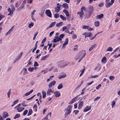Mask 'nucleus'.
I'll return each instance as SVG.
<instances>
[{"instance_id": "nucleus-4", "label": "nucleus", "mask_w": 120, "mask_h": 120, "mask_svg": "<svg viewBox=\"0 0 120 120\" xmlns=\"http://www.w3.org/2000/svg\"><path fill=\"white\" fill-rule=\"evenodd\" d=\"M63 63L62 61L59 62L57 63V64L58 67L60 68H62L65 67L68 64H67L65 65H63Z\"/></svg>"}, {"instance_id": "nucleus-13", "label": "nucleus", "mask_w": 120, "mask_h": 120, "mask_svg": "<svg viewBox=\"0 0 120 120\" xmlns=\"http://www.w3.org/2000/svg\"><path fill=\"white\" fill-rule=\"evenodd\" d=\"M101 66L100 65L98 64L95 67V68L94 69V70H96L97 71H99L101 69Z\"/></svg>"}, {"instance_id": "nucleus-2", "label": "nucleus", "mask_w": 120, "mask_h": 120, "mask_svg": "<svg viewBox=\"0 0 120 120\" xmlns=\"http://www.w3.org/2000/svg\"><path fill=\"white\" fill-rule=\"evenodd\" d=\"M83 10L86 11V8H81L80 11L78 12L77 13V14L79 15V17L81 18H83L82 16L84 14Z\"/></svg>"}, {"instance_id": "nucleus-51", "label": "nucleus", "mask_w": 120, "mask_h": 120, "mask_svg": "<svg viewBox=\"0 0 120 120\" xmlns=\"http://www.w3.org/2000/svg\"><path fill=\"white\" fill-rule=\"evenodd\" d=\"M39 64H38L37 62L35 61L34 62V67H36L38 66Z\"/></svg>"}, {"instance_id": "nucleus-56", "label": "nucleus", "mask_w": 120, "mask_h": 120, "mask_svg": "<svg viewBox=\"0 0 120 120\" xmlns=\"http://www.w3.org/2000/svg\"><path fill=\"white\" fill-rule=\"evenodd\" d=\"M17 110L18 111V112H21L22 111H20L21 110V108L20 107L18 108L17 109Z\"/></svg>"}, {"instance_id": "nucleus-36", "label": "nucleus", "mask_w": 120, "mask_h": 120, "mask_svg": "<svg viewBox=\"0 0 120 120\" xmlns=\"http://www.w3.org/2000/svg\"><path fill=\"white\" fill-rule=\"evenodd\" d=\"M48 56L46 55L41 57V61L44 60H45V58Z\"/></svg>"}, {"instance_id": "nucleus-7", "label": "nucleus", "mask_w": 120, "mask_h": 120, "mask_svg": "<svg viewBox=\"0 0 120 120\" xmlns=\"http://www.w3.org/2000/svg\"><path fill=\"white\" fill-rule=\"evenodd\" d=\"M61 38L58 36H56L55 37V38L53 40V42L54 43H55L57 42L61 41Z\"/></svg>"}, {"instance_id": "nucleus-37", "label": "nucleus", "mask_w": 120, "mask_h": 120, "mask_svg": "<svg viewBox=\"0 0 120 120\" xmlns=\"http://www.w3.org/2000/svg\"><path fill=\"white\" fill-rule=\"evenodd\" d=\"M28 70L30 72H32L34 70V68L33 67H30L28 68Z\"/></svg>"}, {"instance_id": "nucleus-61", "label": "nucleus", "mask_w": 120, "mask_h": 120, "mask_svg": "<svg viewBox=\"0 0 120 120\" xmlns=\"http://www.w3.org/2000/svg\"><path fill=\"white\" fill-rule=\"evenodd\" d=\"M87 29L89 31L92 30H93V28L89 27L88 26L87 28Z\"/></svg>"}, {"instance_id": "nucleus-21", "label": "nucleus", "mask_w": 120, "mask_h": 120, "mask_svg": "<svg viewBox=\"0 0 120 120\" xmlns=\"http://www.w3.org/2000/svg\"><path fill=\"white\" fill-rule=\"evenodd\" d=\"M63 12L65 13L66 16H69V14L68 11L64 9L63 10Z\"/></svg>"}, {"instance_id": "nucleus-55", "label": "nucleus", "mask_w": 120, "mask_h": 120, "mask_svg": "<svg viewBox=\"0 0 120 120\" xmlns=\"http://www.w3.org/2000/svg\"><path fill=\"white\" fill-rule=\"evenodd\" d=\"M101 86V85L100 84H99L96 87V89L97 90H98Z\"/></svg>"}, {"instance_id": "nucleus-23", "label": "nucleus", "mask_w": 120, "mask_h": 120, "mask_svg": "<svg viewBox=\"0 0 120 120\" xmlns=\"http://www.w3.org/2000/svg\"><path fill=\"white\" fill-rule=\"evenodd\" d=\"M63 22H61L59 23H57L56 25V26L58 27H59L62 26L63 24Z\"/></svg>"}, {"instance_id": "nucleus-32", "label": "nucleus", "mask_w": 120, "mask_h": 120, "mask_svg": "<svg viewBox=\"0 0 120 120\" xmlns=\"http://www.w3.org/2000/svg\"><path fill=\"white\" fill-rule=\"evenodd\" d=\"M11 89H9V90L8 92L7 93V96L8 97V98H9L10 97V95L11 93Z\"/></svg>"}, {"instance_id": "nucleus-54", "label": "nucleus", "mask_w": 120, "mask_h": 120, "mask_svg": "<svg viewBox=\"0 0 120 120\" xmlns=\"http://www.w3.org/2000/svg\"><path fill=\"white\" fill-rule=\"evenodd\" d=\"M36 11V10H33V11L31 12V17L32 18L33 17V16L34 15V12Z\"/></svg>"}, {"instance_id": "nucleus-50", "label": "nucleus", "mask_w": 120, "mask_h": 120, "mask_svg": "<svg viewBox=\"0 0 120 120\" xmlns=\"http://www.w3.org/2000/svg\"><path fill=\"white\" fill-rule=\"evenodd\" d=\"M55 11L57 13L59 12L60 10V8H55Z\"/></svg>"}, {"instance_id": "nucleus-25", "label": "nucleus", "mask_w": 120, "mask_h": 120, "mask_svg": "<svg viewBox=\"0 0 120 120\" xmlns=\"http://www.w3.org/2000/svg\"><path fill=\"white\" fill-rule=\"evenodd\" d=\"M37 108L38 107L36 105V104L34 105L33 107V108L34 110L36 112L37 110Z\"/></svg>"}, {"instance_id": "nucleus-40", "label": "nucleus", "mask_w": 120, "mask_h": 120, "mask_svg": "<svg viewBox=\"0 0 120 120\" xmlns=\"http://www.w3.org/2000/svg\"><path fill=\"white\" fill-rule=\"evenodd\" d=\"M34 25V23L33 22H31L28 25V27L29 28H31V27H33Z\"/></svg>"}, {"instance_id": "nucleus-60", "label": "nucleus", "mask_w": 120, "mask_h": 120, "mask_svg": "<svg viewBox=\"0 0 120 120\" xmlns=\"http://www.w3.org/2000/svg\"><path fill=\"white\" fill-rule=\"evenodd\" d=\"M115 104V102L114 101H113L112 102V104L111 105L112 106V107H113V106H114Z\"/></svg>"}, {"instance_id": "nucleus-15", "label": "nucleus", "mask_w": 120, "mask_h": 120, "mask_svg": "<svg viewBox=\"0 0 120 120\" xmlns=\"http://www.w3.org/2000/svg\"><path fill=\"white\" fill-rule=\"evenodd\" d=\"M54 94L55 96L56 97H59L61 95L60 93L58 91H56Z\"/></svg>"}, {"instance_id": "nucleus-3", "label": "nucleus", "mask_w": 120, "mask_h": 120, "mask_svg": "<svg viewBox=\"0 0 120 120\" xmlns=\"http://www.w3.org/2000/svg\"><path fill=\"white\" fill-rule=\"evenodd\" d=\"M8 11L9 12V13L8 14V15L12 16V14H13V12L15 11V8H11V9L10 8H8Z\"/></svg>"}, {"instance_id": "nucleus-63", "label": "nucleus", "mask_w": 120, "mask_h": 120, "mask_svg": "<svg viewBox=\"0 0 120 120\" xmlns=\"http://www.w3.org/2000/svg\"><path fill=\"white\" fill-rule=\"evenodd\" d=\"M67 29V26H65L63 27L62 28L63 31H64L66 29Z\"/></svg>"}, {"instance_id": "nucleus-43", "label": "nucleus", "mask_w": 120, "mask_h": 120, "mask_svg": "<svg viewBox=\"0 0 120 120\" xmlns=\"http://www.w3.org/2000/svg\"><path fill=\"white\" fill-rule=\"evenodd\" d=\"M59 16V15L58 13H56L55 14L54 17L56 18H58Z\"/></svg>"}, {"instance_id": "nucleus-18", "label": "nucleus", "mask_w": 120, "mask_h": 120, "mask_svg": "<svg viewBox=\"0 0 120 120\" xmlns=\"http://www.w3.org/2000/svg\"><path fill=\"white\" fill-rule=\"evenodd\" d=\"M68 38H66L65 40V41L63 45V47H64L65 45H67L68 43Z\"/></svg>"}, {"instance_id": "nucleus-28", "label": "nucleus", "mask_w": 120, "mask_h": 120, "mask_svg": "<svg viewBox=\"0 0 120 120\" xmlns=\"http://www.w3.org/2000/svg\"><path fill=\"white\" fill-rule=\"evenodd\" d=\"M51 89H48V91L47 92V94L48 95H50L51 94Z\"/></svg>"}, {"instance_id": "nucleus-30", "label": "nucleus", "mask_w": 120, "mask_h": 120, "mask_svg": "<svg viewBox=\"0 0 120 120\" xmlns=\"http://www.w3.org/2000/svg\"><path fill=\"white\" fill-rule=\"evenodd\" d=\"M32 112H33V111H32V109H30V110H29V112H28V113L27 114V116H29L31 115L32 114Z\"/></svg>"}, {"instance_id": "nucleus-47", "label": "nucleus", "mask_w": 120, "mask_h": 120, "mask_svg": "<svg viewBox=\"0 0 120 120\" xmlns=\"http://www.w3.org/2000/svg\"><path fill=\"white\" fill-rule=\"evenodd\" d=\"M12 31V30H11L10 29L5 34V35H7L8 34H10L11 33Z\"/></svg>"}, {"instance_id": "nucleus-62", "label": "nucleus", "mask_w": 120, "mask_h": 120, "mask_svg": "<svg viewBox=\"0 0 120 120\" xmlns=\"http://www.w3.org/2000/svg\"><path fill=\"white\" fill-rule=\"evenodd\" d=\"M98 75H92L90 77L92 78H94L98 77Z\"/></svg>"}, {"instance_id": "nucleus-59", "label": "nucleus", "mask_w": 120, "mask_h": 120, "mask_svg": "<svg viewBox=\"0 0 120 120\" xmlns=\"http://www.w3.org/2000/svg\"><path fill=\"white\" fill-rule=\"evenodd\" d=\"M100 97H97L95 99H94V101H95L98 100H99L100 98Z\"/></svg>"}, {"instance_id": "nucleus-33", "label": "nucleus", "mask_w": 120, "mask_h": 120, "mask_svg": "<svg viewBox=\"0 0 120 120\" xmlns=\"http://www.w3.org/2000/svg\"><path fill=\"white\" fill-rule=\"evenodd\" d=\"M20 114H17L14 117V118L16 119L20 117Z\"/></svg>"}, {"instance_id": "nucleus-6", "label": "nucleus", "mask_w": 120, "mask_h": 120, "mask_svg": "<svg viewBox=\"0 0 120 120\" xmlns=\"http://www.w3.org/2000/svg\"><path fill=\"white\" fill-rule=\"evenodd\" d=\"M114 0H111V1L108 3L106 2L105 4V5L106 7L108 8L110 7L112 5L113 3H114Z\"/></svg>"}, {"instance_id": "nucleus-14", "label": "nucleus", "mask_w": 120, "mask_h": 120, "mask_svg": "<svg viewBox=\"0 0 120 120\" xmlns=\"http://www.w3.org/2000/svg\"><path fill=\"white\" fill-rule=\"evenodd\" d=\"M33 90L32 89L29 92H27L23 96V97H24L25 96H27L30 94L31 93H32L33 92Z\"/></svg>"}, {"instance_id": "nucleus-45", "label": "nucleus", "mask_w": 120, "mask_h": 120, "mask_svg": "<svg viewBox=\"0 0 120 120\" xmlns=\"http://www.w3.org/2000/svg\"><path fill=\"white\" fill-rule=\"evenodd\" d=\"M38 32H36L34 34V37L33 38V39L34 40L36 38V37L37 35H38Z\"/></svg>"}, {"instance_id": "nucleus-9", "label": "nucleus", "mask_w": 120, "mask_h": 120, "mask_svg": "<svg viewBox=\"0 0 120 120\" xmlns=\"http://www.w3.org/2000/svg\"><path fill=\"white\" fill-rule=\"evenodd\" d=\"M56 83L55 81L53 80L49 84V88H51L52 86H54L55 85Z\"/></svg>"}, {"instance_id": "nucleus-49", "label": "nucleus", "mask_w": 120, "mask_h": 120, "mask_svg": "<svg viewBox=\"0 0 120 120\" xmlns=\"http://www.w3.org/2000/svg\"><path fill=\"white\" fill-rule=\"evenodd\" d=\"M109 79L110 80L113 81L114 79V77L113 76H110L109 77Z\"/></svg>"}, {"instance_id": "nucleus-53", "label": "nucleus", "mask_w": 120, "mask_h": 120, "mask_svg": "<svg viewBox=\"0 0 120 120\" xmlns=\"http://www.w3.org/2000/svg\"><path fill=\"white\" fill-rule=\"evenodd\" d=\"M91 15V13L90 14H88V13L86 15V18H89Z\"/></svg>"}, {"instance_id": "nucleus-31", "label": "nucleus", "mask_w": 120, "mask_h": 120, "mask_svg": "<svg viewBox=\"0 0 120 120\" xmlns=\"http://www.w3.org/2000/svg\"><path fill=\"white\" fill-rule=\"evenodd\" d=\"M60 17L63 20H64V21H66V18L63 15H60Z\"/></svg>"}, {"instance_id": "nucleus-12", "label": "nucleus", "mask_w": 120, "mask_h": 120, "mask_svg": "<svg viewBox=\"0 0 120 120\" xmlns=\"http://www.w3.org/2000/svg\"><path fill=\"white\" fill-rule=\"evenodd\" d=\"M91 107L90 106H87L84 109V110L83 111L84 112H86L89 110H90L91 108Z\"/></svg>"}, {"instance_id": "nucleus-44", "label": "nucleus", "mask_w": 120, "mask_h": 120, "mask_svg": "<svg viewBox=\"0 0 120 120\" xmlns=\"http://www.w3.org/2000/svg\"><path fill=\"white\" fill-rule=\"evenodd\" d=\"M28 112V110H25L23 112V115L24 116L26 115Z\"/></svg>"}, {"instance_id": "nucleus-17", "label": "nucleus", "mask_w": 120, "mask_h": 120, "mask_svg": "<svg viewBox=\"0 0 120 120\" xmlns=\"http://www.w3.org/2000/svg\"><path fill=\"white\" fill-rule=\"evenodd\" d=\"M104 17L103 14H101L97 15L96 16V18L97 19H101L103 18Z\"/></svg>"}, {"instance_id": "nucleus-19", "label": "nucleus", "mask_w": 120, "mask_h": 120, "mask_svg": "<svg viewBox=\"0 0 120 120\" xmlns=\"http://www.w3.org/2000/svg\"><path fill=\"white\" fill-rule=\"evenodd\" d=\"M81 94L79 95H78L76 96L75 97L73 98L72 99V101H73L74 102H75L76 101L79 100L80 99V98H77Z\"/></svg>"}, {"instance_id": "nucleus-57", "label": "nucleus", "mask_w": 120, "mask_h": 120, "mask_svg": "<svg viewBox=\"0 0 120 120\" xmlns=\"http://www.w3.org/2000/svg\"><path fill=\"white\" fill-rule=\"evenodd\" d=\"M52 43L49 44L48 43L47 45V46H49V47L48 48V49L49 50V49L51 47L52 45Z\"/></svg>"}, {"instance_id": "nucleus-42", "label": "nucleus", "mask_w": 120, "mask_h": 120, "mask_svg": "<svg viewBox=\"0 0 120 120\" xmlns=\"http://www.w3.org/2000/svg\"><path fill=\"white\" fill-rule=\"evenodd\" d=\"M62 6L63 8H68V4L66 3L63 4L62 5Z\"/></svg>"}, {"instance_id": "nucleus-48", "label": "nucleus", "mask_w": 120, "mask_h": 120, "mask_svg": "<svg viewBox=\"0 0 120 120\" xmlns=\"http://www.w3.org/2000/svg\"><path fill=\"white\" fill-rule=\"evenodd\" d=\"M5 16L4 15H2L1 13H0V21Z\"/></svg>"}, {"instance_id": "nucleus-27", "label": "nucleus", "mask_w": 120, "mask_h": 120, "mask_svg": "<svg viewBox=\"0 0 120 120\" xmlns=\"http://www.w3.org/2000/svg\"><path fill=\"white\" fill-rule=\"evenodd\" d=\"M96 45L94 44L91 46L89 49V51H91L95 47Z\"/></svg>"}, {"instance_id": "nucleus-1", "label": "nucleus", "mask_w": 120, "mask_h": 120, "mask_svg": "<svg viewBox=\"0 0 120 120\" xmlns=\"http://www.w3.org/2000/svg\"><path fill=\"white\" fill-rule=\"evenodd\" d=\"M72 107L70 105H69L64 110V111L65 112L64 114L65 118H66L67 116L71 113L72 109Z\"/></svg>"}, {"instance_id": "nucleus-64", "label": "nucleus", "mask_w": 120, "mask_h": 120, "mask_svg": "<svg viewBox=\"0 0 120 120\" xmlns=\"http://www.w3.org/2000/svg\"><path fill=\"white\" fill-rule=\"evenodd\" d=\"M96 37V36L95 35L93 37L90 38L89 39L91 40H93Z\"/></svg>"}, {"instance_id": "nucleus-26", "label": "nucleus", "mask_w": 120, "mask_h": 120, "mask_svg": "<svg viewBox=\"0 0 120 120\" xmlns=\"http://www.w3.org/2000/svg\"><path fill=\"white\" fill-rule=\"evenodd\" d=\"M42 98H45L46 96V92L44 90L42 91Z\"/></svg>"}, {"instance_id": "nucleus-38", "label": "nucleus", "mask_w": 120, "mask_h": 120, "mask_svg": "<svg viewBox=\"0 0 120 120\" xmlns=\"http://www.w3.org/2000/svg\"><path fill=\"white\" fill-rule=\"evenodd\" d=\"M66 76V74L63 75H60L59 77V79H61L62 78L65 77Z\"/></svg>"}, {"instance_id": "nucleus-22", "label": "nucleus", "mask_w": 120, "mask_h": 120, "mask_svg": "<svg viewBox=\"0 0 120 120\" xmlns=\"http://www.w3.org/2000/svg\"><path fill=\"white\" fill-rule=\"evenodd\" d=\"M51 113L50 112L45 117L48 119V120H49L51 117Z\"/></svg>"}, {"instance_id": "nucleus-11", "label": "nucleus", "mask_w": 120, "mask_h": 120, "mask_svg": "<svg viewBox=\"0 0 120 120\" xmlns=\"http://www.w3.org/2000/svg\"><path fill=\"white\" fill-rule=\"evenodd\" d=\"M83 101H81L79 103L78 105V109H80L83 105Z\"/></svg>"}, {"instance_id": "nucleus-52", "label": "nucleus", "mask_w": 120, "mask_h": 120, "mask_svg": "<svg viewBox=\"0 0 120 120\" xmlns=\"http://www.w3.org/2000/svg\"><path fill=\"white\" fill-rule=\"evenodd\" d=\"M87 37H89L91 36H92V34L91 33L89 32L87 33Z\"/></svg>"}, {"instance_id": "nucleus-41", "label": "nucleus", "mask_w": 120, "mask_h": 120, "mask_svg": "<svg viewBox=\"0 0 120 120\" xmlns=\"http://www.w3.org/2000/svg\"><path fill=\"white\" fill-rule=\"evenodd\" d=\"M112 50L113 49L112 47H109L106 50V51H112Z\"/></svg>"}, {"instance_id": "nucleus-10", "label": "nucleus", "mask_w": 120, "mask_h": 120, "mask_svg": "<svg viewBox=\"0 0 120 120\" xmlns=\"http://www.w3.org/2000/svg\"><path fill=\"white\" fill-rule=\"evenodd\" d=\"M87 8V9H86V10H87V11L89 13L88 14L91 13L92 15L93 12V8Z\"/></svg>"}, {"instance_id": "nucleus-46", "label": "nucleus", "mask_w": 120, "mask_h": 120, "mask_svg": "<svg viewBox=\"0 0 120 120\" xmlns=\"http://www.w3.org/2000/svg\"><path fill=\"white\" fill-rule=\"evenodd\" d=\"M64 36L65 35L64 34H62L60 35L59 37L61 38V40H62V39L64 38Z\"/></svg>"}, {"instance_id": "nucleus-34", "label": "nucleus", "mask_w": 120, "mask_h": 120, "mask_svg": "<svg viewBox=\"0 0 120 120\" xmlns=\"http://www.w3.org/2000/svg\"><path fill=\"white\" fill-rule=\"evenodd\" d=\"M56 23L55 22H52L49 25V26L51 27H53L55 25Z\"/></svg>"}, {"instance_id": "nucleus-24", "label": "nucleus", "mask_w": 120, "mask_h": 120, "mask_svg": "<svg viewBox=\"0 0 120 120\" xmlns=\"http://www.w3.org/2000/svg\"><path fill=\"white\" fill-rule=\"evenodd\" d=\"M101 61L103 63H105L106 61V59L105 57L104 56L102 59Z\"/></svg>"}, {"instance_id": "nucleus-39", "label": "nucleus", "mask_w": 120, "mask_h": 120, "mask_svg": "<svg viewBox=\"0 0 120 120\" xmlns=\"http://www.w3.org/2000/svg\"><path fill=\"white\" fill-rule=\"evenodd\" d=\"M94 25L96 27L98 26L99 25V22L98 21L95 22H94Z\"/></svg>"}, {"instance_id": "nucleus-8", "label": "nucleus", "mask_w": 120, "mask_h": 120, "mask_svg": "<svg viewBox=\"0 0 120 120\" xmlns=\"http://www.w3.org/2000/svg\"><path fill=\"white\" fill-rule=\"evenodd\" d=\"M45 13L46 14L48 17L50 18H52V13L49 10H46L45 11Z\"/></svg>"}, {"instance_id": "nucleus-35", "label": "nucleus", "mask_w": 120, "mask_h": 120, "mask_svg": "<svg viewBox=\"0 0 120 120\" xmlns=\"http://www.w3.org/2000/svg\"><path fill=\"white\" fill-rule=\"evenodd\" d=\"M21 56H18L17 58L15 60L14 62V63H16L17 61H18L21 58Z\"/></svg>"}, {"instance_id": "nucleus-20", "label": "nucleus", "mask_w": 120, "mask_h": 120, "mask_svg": "<svg viewBox=\"0 0 120 120\" xmlns=\"http://www.w3.org/2000/svg\"><path fill=\"white\" fill-rule=\"evenodd\" d=\"M23 71H24V72L23 73V74L24 75H25L27 74V70L26 68H23L22 69V70L21 71V72Z\"/></svg>"}, {"instance_id": "nucleus-16", "label": "nucleus", "mask_w": 120, "mask_h": 120, "mask_svg": "<svg viewBox=\"0 0 120 120\" xmlns=\"http://www.w3.org/2000/svg\"><path fill=\"white\" fill-rule=\"evenodd\" d=\"M2 115L3 118H6L9 116V115L8 113L5 112H3Z\"/></svg>"}, {"instance_id": "nucleus-5", "label": "nucleus", "mask_w": 120, "mask_h": 120, "mask_svg": "<svg viewBox=\"0 0 120 120\" xmlns=\"http://www.w3.org/2000/svg\"><path fill=\"white\" fill-rule=\"evenodd\" d=\"M79 54L80 56H82L81 57L82 58H83L86 55L85 51L84 50H82L79 52Z\"/></svg>"}, {"instance_id": "nucleus-58", "label": "nucleus", "mask_w": 120, "mask_h": 120, "mask_svg": "<svg viewBox=\"0 0 120 120\" xmlns=\"http://www.w3.org/2000/svg\"><path fill=\"white\" fill-rule=\"evenodd\" d=\"M104 4V3H101L99 4L98 6L100 7H102L103 6Z\"/></svg>"}, {"instance_id": "nucleus-29", "label": "nucleus", "mask_w": 120, "mask_h": 120, "mask_svg": "<svg viewBox=\"0 0 120 120\" xmlns=\"http://www.w3.org/2000/svg\"><path fill=\"white\" fill-rule=\"evenodd\" d=\"M63 87L62 83H61L57 87V88L58 89H62Z\"/></svg>"}]
</instances>
